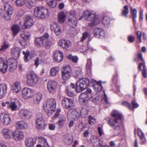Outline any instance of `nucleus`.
Returning <instances> with one entry per match:
<instances>
[{
    "instance_id": "obj_1",
    "label": "nucleus",
    "mask_w": 147,
    "mask_h": 147,
    "mask_svg": "<svg viewBox=\"0 0 147 147\" xmlns=\"http://www.w3.org/2000/svg\"><path fill=\"white\" fill-rule=\"evenodd\" d=\"M112 118L109 119L108 123L115 130L119 131L123 128V124L121 121V114L117 111H113L111 113Z\"/></svg>"
},
{
    "instance_id": "obj_2",
    "label": "nucleus",
    "mask_w": 147,
    "mask_h": 147,
    "mask_svg": "<svg viewBox=\"0 0 147 147\" xmlns=\"http://www.w3.org/2000/svg\"><path fill=\"white\" fill-rule=\"evenodd\" d=\"M8 65L9 67V70L10 72H12L16 68L17 62L16 60L11 58L8 59L5 63H3L0 67V71L3 74L5 73L8 69Z\"/></svg>"
},
{
    "instance_id": "obj_3",
    "label": "nucleus",
    "mask_w": 147,
    "mask_h": 147,
    "mask_svg": "<svg viewBox=\"0 0 147 147\" xmlns=\"http://www.w3.org/2000/svg\"><path fill=\"white\" fill-rule=\"evenodd\" d=\"M88 80L86 78L80 79L76 83V90L77 92L79 93L86 89L89 84Z\"/></svg>"
},
{
    "instance_id": "obj_4",
    "label": "nucleus",
    "mask_w": 147,
    "mask_h": 147,
    "mask_svg": "<svg viewBox=\"0 0 147 147\" xmlns=\"http://www.w3.org/2000/svg\"><path fill=\"white\" fill-rule=\"evenodd\" d=\"M56 102L55 100L53 98L48 99L43 107L44 111L48 113L50 111L54 112L56 109Z\"/></svg>"
},
{
    "instance_id": "obj_5",
    "label": "nucleus",
    "mask_w": 147,
    "mask_h": 147,
    "mask_svg": "<svg viewBox=\"0 0 147 147\" xmlns=\"http://www.w3.org/2000/svg\"><path fill=\"white\" fill-rule=\"evenodd\" d=\"M38 79L36 75L32 71H28L27 74V83L30 86H33L38 82Z\"/></svg>"
},
{
    "instance_id": "obj_6",
    "label": "nucleus",
    "mask_w": 147,
    "mask_h": 147,
    "mask_svg": "<svg viewBox=\"0 0 147 147\" xmlns=\"http://www.w3.org/2000/svg\"><path fill=\"white\" fill-rule=\"evenodd\" d=\"M76 15L74 11H71L68 17V25L71 28H74L77 25Z\"/></svg>"
},
{
    "instance_id": "obj_7",
    "label": "nucleus",
    "mask_w": 147,
    "mask_h": 147,
    "mask_svg": "<svg viewBox=\"0 0 147 147\" xmlns=\"http://www.w3.org/2000/svg\"><path fill=\"white\" fill-rule=\"evenodd\" d=\"M48 11L47 9L44 7H36L34 10V16L37 17L43 18L47 14Z\"/></svg>"
},
{
    "instance_id": "obj_8",
    "label": "nucleus",
    "mask_w": 147,
    "mask_h": 147,
    "mask_svg": "<svg viewBox=\"0 0 147 147\" xmlns=\"http://www.w3.org/2000/svg\"><path fill=\"white\" fill-rule=\"evenodd\" d=\"M36 117L35 122L36 127L38 130L44 129L45 125L43 122L42 115L39 112L37 113Z\"/></svg>"
},
{
    "instance_id": "obj_9",
    "label": "nucleus",
    "mask_w": 147,
    "mask_h": 147,
    "mask_svg": "<svg viewBox=\"0 0 147 147\" xmlns=\"http://www.w3.org/2000/svg\"><path fill=\"white\" fill-rule=\"evenodd\" d=\"M19 115L20 117L25 120H28L32 117L31 112L28 109H21L18 112Z\"/></svg>"
},
{
    "instance_id": "obj_10",
    "label": "nucleus",
    "mask_w": 147,
    "mask_h": 147,
    "mask_svg": "<svg viewBox=\"0 0 147 147\" xmlns=\"http://www.w3.org/2000/svg\"><path fill=\"white\" fill-rule=\"evenodd\" d=\"M83 16L84 20L88 21H94L96 18V13L92 10H86L83 13Z\"/></svg>"
},
{
    "instance_id": "obj_11",
    "label": "nucleus",
    "mask_w": 147,
    "mask_h": 147,
    "mask_svg": "<svg viewBox=\"0 0 147 147\" xmlns=\"http://www.w3.org/2000/svg\"><path fill=\"white\" fill-rule=\"evenodd\" d=\"M62 71V79L64 80H67L71 76V70L70 66L67 65L63 68Z\"/></svg>"
},
{
    "instance_id": "obj_12",
    "label": "nucleus",
    "mask_w": 147,
    "mask_h": 147,
    "mask_svg": "<svg viewBox=\"0 0 147 147\" xmlns=\"http://www.w3.org/2000/svg\"><path fill=\"white\" fill-rule=\"evenodd\" d=\"M62 107L66 109L72 108L74 107V104L73 100L69 98H65L61 101Z\"/></svg>"
},
{
    "instance_id": "obj_13",
    "label": "nucleus",
    "mask_w": 147,
    "mask_h": 147,
    "mask_svg": "<svg viewBox=\"0 0 147 147\" xmlns=\"http://www.w3.org/2000/svg\"><path fill=\"white\" fill-rule=\"evenodd\" d=\"M22 95L24 98L26 99L32 98L34 96V93L31 89L25 88L22 91Z\"/></svg>"
},
{
    "instance_id": "obj_14",
    "label": "nucleus",
    "mask_w": 147,
    "mask_h": 147,
    "mask_svg": "<svg viewBox=\"0 0 147 147\" xmlns=\"http://www.w3.org/2000/svg\"><path fill=\"white\" fill-rule=\"evenodd\" d=\"M4 8L7 13V15L5 16V18L7 20H9L11 18L13 12L12 7L8 3H5L4 5Z\"/></svg>"
},
{
    "instance_id": "obj_15",
    "label": "nucleus",
    "mask_w": 147,
    "mask_h": 147,
    "mask_svg": "<svg viewBox=\"0 0 147 147\" xmlns=\"http://www.w3.org/2000/svg\"><path fill=\"white\" fill-rule=\"evenodd\" d=\"M9 106L11 111H17L19 109L20 107V103L18 100L12 99H11Z\"/></svg>"
},
{
    "instance_id": "obj_16",
    "label": "nucleus",
    "mask_w": 147,
    "mask_h": 147,
    "mask_svg": "<svg viewBox=\"0 0 147 147\" xmlns=\"http://www.w3.org/2000/svg\"><path fill=\"white\" fill-rule=\"evenodd\" d=\"M80 116L77 110L75 108L69 109L67 113V117L74 120H77Z\"/></svg>"
},
{
    "instance_id": "obj_17",
    "label": "nucleus",
    "mask_w": 147,
    "mask_h": 147,
    "mask_svg": "<svg viewBox=\"0 0 147 147\" xmlns=\"http://www.w3.org/2000/svg\"><path fill=\"white\" fill-rule=\"evenodd\" d=\"M57 82L51 80L48 82L47 88L50 92L52 94L55 93L57 88Z\"/></svg>"
},
{
    "instance_id": "obj_18",
    "label": "nucleus",
    "mask_w": 147,
    "mask_h": 147,
    "mask_svg": "<svg viewBox=\"0 0 147 147\" xmlns=\"http://www.w3.org/2000/svg\"><path fill=\"white\" fill-rule=\"evenodd\" d=\"M0 120L3 124L8 125L11 121V119L9 115L5 113H2L0 115Z\"/></svg>"
},
{
    "instance_id": "obj_19",
    "label": "nucleus",
    "mask_w": 147,
    "mask_h": 147,
    "mask_svg": "<svg viewBox=\"0 0 147 147\" xmlns=\"http://www.w3.org/2000/svg\"><path fill=\"white\" fill-rule=\"evenodd\" d=\"M25 22L22 27L23 29H25L30 27L32 25L33 21L32 17L29 15H26L25 18Z\"/></svg>"
},
{
    "instance_id": "obj_20",
    "label": "nucleus",
    "mask_w": 147,
    "mask_h": 147,
    "mask_svg": "<svg viewBox=\"0 0 147 147\" xmlns=\"http://www.w3.org/2000/svg\"><path fill=\"white\" fill-rule=\"evenodd\" d=\"M24 136V134L22 131H13L12 137L17 141L22 140Z\"/></svg>"
},
{
    "instance_id": "obj_21",
    "label": "nucleus",
    "mask_w": 147,
    "mask_h": 147,
    "mask_svg": "<svg viewBox=\"0 0 147 147\" xmlns=\"http://www.w3.org/2000/svg\"><path fill=\"white\" fill-rule=\"evenodd\" d=\"M7 85L5 84H0V99H2L6 95L7 92Z\"/></svg>"
},
{
    "instance_id": "obj_22",
    "label": "nucleus",
    "mask_w": 147,
    "mask_h": 147,
    "mask_svg": "<svg viewBox=\"0 0 147 147\" xmlns=\"http://www.w3.org/2000/svg\"><path fill=\"white\" fill-rule=\"evenodd\" d=\"M79 99L80 103L83 105L87 104L89 97L86 93H82L80 95Z\"/></svg>"
},
{
    "instance_id": "obj_23",
    "label": "nucleus",
    "mask_w": 147,
    "mask_h": 147,
    "mask_svg": "<svg viewBox=\"0 0 147 147\" xmlns=\"http://www.w3.org/2000/svg\"><path fill=\"white\" fill-rule=\"evenodd\" d=\"M13 131L6 128L3 129L1 131L3 136L5 138L9 139L12 138Z\"/></svg>"
},
{
    "instance_id": "obj_24",
    "label": "nucleus",
    "mask_w": 147,
    "mask_h": 147,
    "mask_svg": "<svg viewBox=\"0 0 147 147\" xmlns=\"http://www.w3.org/2000/svg\"><path fill=\"white\" fill-rule=\"evenodd\" d=\"M16 128L18 130H23L26 128L28 126L27 123L25 121H21L17 122L15 124Z\"/></svg>"
},
{
    "instance_id": "obj_25",
    "label": "nucleus",
    "mask_w": 147,
    "mask_h": 147,
    "mask_svg": "<svg viewBox=\"0 0 147 147\" xmlns=\"http://www.w3.org/2000/svg\"><path fill=\"white\" fill-rule=\"evenodd\" d=\"M51 29L52 31L54 32L57 36L59 35L61 33V29L55 23H53L51 24Z\"/></svg>"
},
{
    "instance_id": "obj_26",
    "label": "nucleus",
    "mask_w": 147,
    "mask_h": 147,
    "mask_svg": "<svg viewBox=\"0 0 147 147\" xmlns=\"http://www.w3.org/2000/svg\"><path fill=\"white\" fill-rule=\"evenodd\" d=\"M94 34L96 37L99 38H102L105 35V31L99 28H96L94 30Z\"/></svg>"
},
{
    "instance_id": "obj_27",
    "label": "nucleus",
    "mask_w": 147,
    "mask_h": 147,
    "mask_svg": "<svg viewBox=\"0 0 147 147\" xmlns=\"http://www.w3.org/2000/svg\"><path fill=\"white\" fill-rule=\"evenodd\" d=\"M58 44L62 48L66 49L71 45L70 42L67 40H59Z\"/></svg>"
},
{
    "instance_id": "obj_28",
    "label": "nucleus",
    "mask_w": 147,
    "mask_h": 147,
    "mask_svg": "<svg viewBox=\"0 0 147 147\" xmlns=\"http://www.w3.org/2000/svg\"><path fill=\"white\" fill-rule=\"evenodd\" d=\"M21 89L20 83L19 82H14L12 86V89L13 91L17 93L19 92Z\"/></svg>"
},
{
    "instance_id": "obj_29",
    "label": "nucleus",
    "mask_w": 147,
    "mask_h": 147,
    "mask_svg": "<svg viewBox=\"0 0 147 147\" xmlns=\"http://www.w3.org/2000/svg\"><path fill=\"white\" fill-rule=\"evenodd\" d=\"M63 58V55L62 52L58 51L55 53L54 59L55 60L58 62L62 61Z\"/></svg>"
},
{
    "instance_id": "obj_30",
    "label": "nucleus",
    "mask_w": 147,
    "mask_h": 147,
    "mask_svg": "<svg viewBox=\"0 0 147 147\" xmlns=\"http://www.w3.org/2000/svg\"><path fill=\"white\" fill-rule=\"evenodd\" d=\"M35 140L32 138H28L25 140V143L26 147H34Z\"/></svg>"
},
{
    "instance_id": "obj_31",
    "label": "nucleus",
    "mask_w": 147,
    "mask_h": 147,
    "mask_svg": "<svg viewBox=\"0 0 147 147\" xmlns=\"http://www.w3.org/2000/svg\"><path fill=\"white\" fill-rule=\"evenodd\" d=\"M21 49L18 47H16L13 49L11 52L12 56L14 57L15 60L18 58L20 55Z\"/></svg>"
},
{
    "instance_id": "obj_32",
    "label": "nucleus",
    "mask_w": 147,
    "mask_h": 147,
    "mask_svg": "<svg viewBox=\"0 0 147 147\" xmlns=\"http://www.w3.org/2000/svg\"><path fill=\"white\" fill-rule=\"evenodd\" d=\"M66 16L63 12L59 13L58 16V21L60 23L62 24L65 21Z\"/></svg>"
},
{
    "instance_id": "obj_33",
    "label": "nucleus",
    "mask_w": 147,
    "mask_h": 147,
    "mask_svg": "<svg viewBox=\"0 0 147 147\" xmlns=\"http://www.w3.org/2000/svg\"><path fill=\"white\" fill-rule=\"evenodd\" d=\"M130 12L131 13V16L132 17V20L134 26L136 24V18L137 11L136 9H133L131 7Z\"/></svg>"
},
{
    "instance_id": "obj_34",
    "label": "nucleus",
    "mask_w": 147,
    "mask_h": 147,
    "mask_svg": "<svg viewBox=\"0 0 147 147\" xmlns=\"http://www.w3.org/2000/svg\"><path fill=\"white\" fill-rule=\"evenodd\" d=\"M66 121V118L65 116L61 115L59 117V119L57 122V124L59 126H63Z\"/></svg>"
},
{
    "instance_id": "obj_35",
    "label": "nucleus",
    "mask_w": 147,
    "mask_h": 147,
    "mask_svg": "<svg viewBox=\"0 0 147 147\" xmlns=\"http://www.w3.org/2000/svg\"><path fill=\"white\" fill-rule=\"evenodd\" d=\"M89 111V108L87 106H85L82 108L80 110V114L83 117H85L87 116Z\"/></svg>"
},
{
    "instance_id": "obj_36",
    "label": "nucleus",
    "mask_w": 147,
    "mask_h": 147,
    "mask_svg": "<svg viewBox=\"0 0 147 147\" xmlns=\"http://www.w3.org/2000/svg\"><path fill=\"white\" fill-rule=\"evenodd\" d=\"M64 141L67 144L70 145L72 143V139L70 135L65 134L64 136Z\"/></svg>"
},
{
    "instance_id": "obj_37",
    "label": "nucleus",
    "mask_w": 147,
    "mask_h": 147,
    "mask_svg": "<svg viewBox=\"0 0 147 147\" xmlns=\"http://www.w3.org/2000/svg\"><path fill=\"white\" fill-rule=\"evenodd\" d=\"M11 30L13 32L14 36H15L21 30V28L18 25H13L11 27Z\"/></svg>"
},
{
    "instance_id": "obj_38",
    "label": "nucleus",
    "mask_w": 147,
    "mask_h": 147,
    "mask_svg": "<svg viewBox=\"0 0 147 147\" xmlns=\"http://www.w3.org/2000/svg\"><path fill=\"white\" fill-rule=\"evenodd\" d=\"M129 10L128 6L127 5H125L124 6L123 9L122 11L121 15L125 17V18H127V15L129 13Z\"/></svg>"
},
{
    "instance_id": "obj_39",
    "label": "nucleus",
    "mask_w": 147,
    "mask_h": 147,
    "mask_svg": "<svg viewBox=\"0 0 147 147\" xmlns=\"http://www.w3.org/2000/svg\"><path fill=\"white\" fill-rule=\"evenodd\" d=\"M44 39L42 37L37 38L35 39V43L37 45L40 47L43 44Z\"/></svg>"
},
{
    "instance_id": "obj_40",
    "label": "nucleus",
    "mask_w": 147,
    "mask_h": 147,
    "mask_svg": "<svg viewBox=\"0 0 147 147\" xmlns=\"http://www.w3.org/2000/svg\"><path fill=\"white\" fill-rule=\"evenodd\" d=\"M58 67H56L52 68L50 71V75L51 76H54L57 75L59 71Z\"/></svg>"
},
{
    "instance_id": "obj_41",
    "label": "nucleus",
    "mask_w": 147,
    "mask_h": 147,
    "mask_svg": "<svg viewBox=\"0 0 147 147\" xmlns=\"http://www.w3.org/2000/svg\"><path fill=\"white\" fill-rule=\"evenodd\" d=\"M46 3L49 6L52 8L55 7L57 5V2L55 0H47Z\"/></svg>"
},
{
    "instance_id": "obj_42",
    "label": "nucleus",
    "mask_w": 147,
    "mask_h": 147,
    "mask_svg": "<svg viewBox=\"0 0 147 147\" xmlns=\"http://www.w3.org/2000/svg\"><path fill=\"white\" fill-rule=\"evenodd\" d=\"M26 6L29 9H31L35 5L34 0H26Z\"/></svg>"
},
{
    "instance_id": "obj_43",
    "label": "nucleus",
    "mask_w": 147,
    "mask_h": 147,
    "mask_svg": "<svg viewBox=\"0 0 147 147\" xmlns=\"http://www.w3.org/2000/svg\"><path fill=\"white\" fill-rule=\"evenodd\" d=\"M94 86L95 90L97 92H100L102 90V86L100 82H97L94 85Z\"/></svg>"
},
{
    "instance_id": "obj_44",
    "label": "nucleus",
    "mask_w": 147,
    "mask_h": 147,
    "mask_svg": "<svg viewBox=\"0 0 147 147\" xmlns=\"http://www.w3.org/2000/svg\"><path fill=\"white\" fill-rule=\"evenodd\" d=\"M42 98V95L40 93H38L36 94L35 98L34 99V102L35 103H39L40 101L41 100Z\"/></svg>"
},
{
    "instance_id": "obj_45",
    "label": "nucleus",
    "mask_w": 147,
    "mask_h": 147,
    "mask_svg": "<svg viewBox=\"0 0 147 147\" xmlns=\"http://www.w3.org/2000/svg\"><path fill=\"white\" fill-rule=\"evenodd\" d=\"M91 22L88 24V25L90 27L94 26H96L100 22V20L99 18H96L94 21H91Z\"/></svg>"
},
{
    "instance_id": "obj_46",
    "label": "nucleus",
    "mask_w": 147,
    "mask_h": 147,
    "mask_svg": "<svg viewBox=\"0 0 147 147\" xmlns=\"http://www.w3.org/2000/svg\"><path fill=\"white\" fill-rule=\"evenodd\" d=\"M21 36L24 40H27L29 39L30 35L29 32L26 31L24 33L21 34Z\"/></svg>"
},
{
    "instance_id": "obj_47",
    "label": "nucleus",
    "mask_w": 147,
    "mask_h": 147,
    "mask_svg": "<svg viewBox=\"0 0 147 147\" xmlns=\"http://www.w3.org/2000/svg\"><path fill=\"white\" fill-rule=\"evenodd\" d=\"M52 44L51 42V40H48L44 39V41L43 45L47 49L49 48Z\"/></svg>"
},
{
    "instance_id": "obj_48",
    "label": "nucleus",
    "mask_w": 147,
    "mask_h": 147,
    "mask_svg": "<svg viewBox=\"0 0 147 147\" xmlns=\"http://www.w3.org/2000/svg\"><path fill=\"white\" fill-rule=\"evenodd\" d=\"M92 61L90 59L87 60V62L86 65V67L87 70L89 72H91V67Z\"/></svg>"
},
{
    "instance_id": "obj_49",
    "label": "nucleus",
    "mask_w": 147,
    "mask_h": 147,
    "mask_svg": "<svg viewBox=\"0 0 147 147\" xmlns=\"http://www.w3.org/2000/svg\"><path fill=\"white\" fill-rule=\"evenodd\" d=\"M102 22L105 25H107L109 24L110 22V19L107 16H105L102 20Z\"/></svg>"
},
{
    "instance_id": "obj_50",
    "label": "nucleus",
    "mask_w": 147,
    "mask_h": 147,
    "mask_svg": "<svg viewBox=\"0 0 147 147\" xmlns=\"http://www.w3.org/2000/svg\"><path fill=\"white\" fill-rule=\"evenodd\" d=\"M99 97L97 94L92 95L90 98L91 100L94 102H96L99 99Z\"/></svg>"
},
{
    "instance_id": "obj_51",
    "label": "nucleus",
    "mask_w": 147,
    "mask_h": 147,
    "mask_svg": "<svg viewBox=\"0 0 147 147\" xmlns=\"http://www.w3.org/2000/svg\"><path fill=\"white\" fill-rule=\"evenodd\" d=\"M61 111V110L60 109H58L56 110V111L55 114L52 117V119H55L58 117H59L61 115H60V113Z\"/></svg>"
},
{
    "instance_id": "obj_52",
    "label": "nucleus",
    "mask_w": 147,
    "mask_h": 147,
    "mask_svg": "<svg viewBox=\"0 0 147 147\" xmlns=\"http://www.w3.org/2000/svg\"><path fill=\"white\" fill-rule=\"evenodd\" d=\"M82 74V72L80 69L76 70L74 72V75L76 77L81 76Z\"/></svg>"
},
{
    "instance_id": "obj_53",
    "label": "nucleus",
    "mask_w": 147,
    "mask_h": 147,
    "mask_svg": "<svg viewBox=\"0 0 147 147\" xmlns=\"http://www.w3.org/2000/svg\"><path fill=\"white\" fill-rule=\"evenodd\" d=\"M43 63V61L41 59L38 57L36 58L35 61L34 65L37 67L38 66L39 64L42 63Z\"/></svg>"
},
{
    "instance_id": "obj_54",
    "label": "nucleus",
    "mask_w": 147,
    "mask_h": 147,
    "mask_svg": "<svg viewBox=\"0 0 147 147\" xmlns=\"http://www.w3.org/2000/svg\"><path fill=\"white\" fill-rule=\"evenodd\" d=\"M23 53L24 55V59L26 62L28 61V57L30 54V52L29 51H27L26 52L23 51Z\"/></svg>"
},
{
    "instance_id": "obj_55",
    "label": "nucleus",
    "mask_w": 147,
    "mask_h": 147,
    "mask_svg": "<svg viewBox=\"0 0 147 147\" xmlns=\"http://www.w3.org/2000/svg\"><path fill=\"white\" fill-rule=\"evenodd\" d=\"M68 58L72 60L75 63H76L78 60V58L76 56H73L71 55H69L68 56Z\"/></svg>"
},
{
    "instance_id": "obj_56",
    "label": "nucleus",
    "mask_w": 147,
    "mask_h": 147,
    "mask_svg": "<svg viewBox=\"0 0 147 147\" xmlns=\"http://www.w3.org/2000/svg\"><path fill=\"white\" fill-rule=\"evenodd\" d=\"M66 91L68 95L70 97H72L74 95V92L72 91L69 87L66 88Z\"/></svg>"
},
{
    "instance_id": "obj_57",
    "label": "nucleus",
    "mask_w": 147,
    "mask_h": 147,
    "mask_svg": "<svg viewBox=\"0 0 147 147\" xmlns=\"http://www.w3.org/2000/svg\"><path fill=\"white\" fill-rule=\"evenodd\" d=\"M122 105L128 107L129 109H132V107L130 105V104L127 101H123L122 103Z\"/></svg>"
},
{
    "instance_id": "obj_58",
    "label": "nucleus",
    "mask_w": 147,
    "mask_h": 147,
    "mask_svg": "<svg viewBox=\"0 0 147 147\" xmlns=\"http://www.w3.org/2000/svg\"><path fill=\"white\" fill-rule=\"evenodd\" d=\"M88 35V33L87 32H85L83 33L81 39V42H83L85 40Z\"/></svg>"
},
{
    "instance_id": "obj_59",
    "label": "nucleus",
    "mask_w": 147,
    "mask_h": 147,
    "mask_svg": "<svg viewBox=\"0 0 147 147\" xmlns=\"http://www.w3.org/2000/svg\"><path fill=\"white\" fill-rule=\"evenodd\" d=\"M137 38L139 41V43L142 42L141 36L142 32L141 31H138L137 32Z\"/></svg>"
},
{
    "instance_id": "obj_60",
    "label": "nucleus",
    "mask_w": 147,
    "mask_h": 147,
    "mask_svg": "<svg viewBox=\"0 0 147 147\" xmlns=\"http://www.w3.org/2000/svg\"><path fill=\"white\" fill-rule=\"evenodd\" d=\"M146 66H144V68L142 70V74L143 75V77L144 78H145L147 77V73L146 72Z\"/></svg>"
},
{
    "instance_id": "obj_61",
    "label": "nucleus",
    "mask_w": 147,
    "mask_h": 147,
    "mask_svg": "<svg viewBox=\"0 0 147 147\" xmlns=\"http://www.w3.org/2000/svg\"><path fill=\"white\" fill-rule=\"evenodd\" d=\"M8 47L7 45L4 43L3 45L1 46V48L0 49V51H4Z\"/></svg>"
},
{
    "instance_id": "obj_62",
    "label": "nucleus",
    "mask_w": 147,
    "mask_h": 147,
    "mask_svg": "<svg viewBox=\"0 0 147 147\" xmlns=\"http://www.w3.org/2000/svg\"><path fill=\"white\" fill-rule=\"evenodd\" d=\"M17 40L22 47H26V43L25 41H22L20 39H18Z\"/></svg>"
},
{
    "instance_id": "obj_63",
    "label": "nucleus",
    "mask_w": 147,
    "mask_h": 147,
    "mask_svg": "<svg viewBox=\"0 0 147 147\" xmlns=\"http://www.w3.org/2000/svg\"><path fill=\"white\" fill-rule=\"evenodd\" d=\"M135 37L132 35H130L128 37V41L130 42H134Z\"/></svg>"
},
{
    "instance_id": "obj_64",
    "label": "nucleus",
    "mask_w": 147,
    "mask_h": 147,
    "mask_svg": "<svg viewBox=\"0 0 147 147\" xmlns=\"http://www.w3.org/2000/svg\"><path fill=\"white\" fill-rule=\"evenodd\" d=\"M49 128L50 130H53L55 129V125L51 123H49L48 125Z\"/></svg>"
}]
</instances>
